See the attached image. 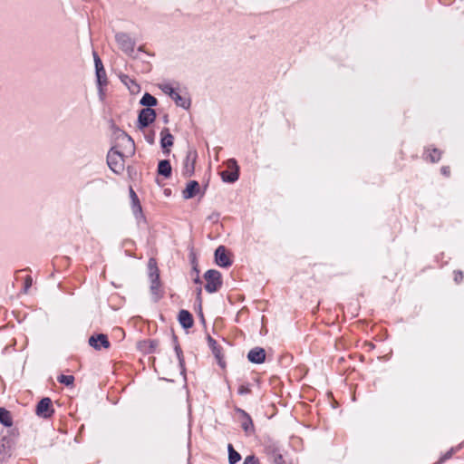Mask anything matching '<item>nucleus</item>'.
I'll use <instances>...</instances> for the list:
<instances>
[{"label": "nucleus", "instance_id": "nucleus-1", "mask_svg": "<svg viewBox=\"0 0 464 464\" xmlns=\"http://www.w3.org/2000/svg\"><path fill=\"white\" fill-rule=\"evenodd\" d=\"M107 164L114 173L121 174L124 170V154L112 147L107 154Z\"/></svg>", "mask_w": 464, "mask_h": 464}, {"label": "nucleus", "instance_id": "nucleus-2", "mask_svg": "<svg viewBox=\"0 0 464 464\" xmlns=\"http://www.w3.org/2000/svg\"><path fill=\"white\" fill-rule=\"evenodd\" d=\"M149 277L150 280V292L159 298V289L160 287V272L157 262L154 258H150L148 262Z\"/></svg>", "mask_w": 464, "mask_h": 464}, {"label": "nucleus", "instance_id": "nucleus-3", "mask_svg": "<svg viewBox=\"0 0 464 464\" xmlns=\"http://www.w3.org/2000/svg\"><path fill=\"white\" fill-rule=\"evenodd\" d=\"M204 277L207 281L205 289L208 293H215L221 287V285H222L221 274L218 270H214V269L208 270L205 273Z\"/></svg>", "mask_w": 464, "mask_h": 464}, {"label": "nucleus", "instance_id": "nucleus-4", "mask_svg": "<svg viewBox=\"0 0 464 464\" xmlns=\"http://www.w3.org/2000/svg\"><path fill=\"white\" fill-rule=\"evenodd\" d=\"M116 42L119 48L127 54H131L134 52L135 43L130 36L125 33H118L115 35Z\"/></svg>", "mask_w": 464, "mask_h": 464}, {"label": "nucleus", "instance_id": "nucleus-5", "mask_svg": "<svg viewBox=\"0 0 464 464\" xmlns=\"http://www.w3.org/2000/svg\"><path fill=\"white\" fill-rule=\"evenodd\" d=\"M198 158L196 150H189L183 161L182 175L188 178L193 175L195 171V164Z\"/></svg>", "mask_w": 464, "mask_h": 464}, {"label": "nucleus", "instance_id": "nucleus-6", "mask_svg": "<svg viewBox=\"0 0 464 464\" xmlns=\"http://www.w3.org/2000/svg\"><path fill=\"white\" fill-rule=\"evenodd\" d=\"M156 119V112L151 108H144L140 111L138 117V128L142 130L152 123Z\"/></svg>", "mask_w": 464, "mask_h": 464}, {"label": "nucleus", "instance_id": "nucleus-7", "mask_svg": "<svg viewBox=\"0 0 464 464\" xmlns=\"http://www.w3.org/2000/svg\"><path fill=\"white\" fill-rule=\"evenodd\" d=\"M53 412L52 401L48 397L43 398L36 405L35 413L39 417L46 419L51 417Z\"/></svg>", "mask_w": 464, "mask_h": 464}, {"label": "nucleus", "instance_id": "nucleus-8", "mask_svg": "<svg viewBox=\"0 0 464 464\" xmlns=\"http://www.w3.org/2000/svg\"><path fill=\"white\" fill-rule=\"evenodd\" d=\"M118 140L121 142V146L123 147L124 152H122L125 156H131L135 151V145L133 140L127 135L125 132H121L118 136Z\"/></svg>", "mask_w": 464, "mask_h": 464}, {"label": "nucleus", "instance_id": "nucleus-9", "mask_svg": "<svg viewBox=\"0 0 464 464\" xmlns=\"http://www.w3.org/2000/svg\"><path fill=\"white\" fill-rule=\"evenodd\" d=\"M118 140L121 142V146L123 147L124 152H122L125 156H131L135 151V145L133 140L127 135L125 132H121L118 136Z\"/></svg>", "mask_w": 464, "mask_h": 464}, {"label": "nucleus", "instance_id": "nucleus-10", "mask_svg": "<svg viewBox=\"0 0 464 464\" xmlns=\"http://www.w3.org/2000/svg\"><path fill=\"white\" fill-rule=\"evenodd\" d=\"M90 346L95 350H101L102 348L108 349L110 347V342L106 334H99L92 335L88 341Z\"/></svg>", "mask_w": 464, "mask_h": 464}, {"label": "nucleus", "instance_id": "nucleus-11", "mask_svg": "<svg viewBox=\"0 0 464 464\" xmlns=\"http://www.w3.org/2000/svg\"><path fill=\"white\" fill-rule=\"evenodd\" d=\"M215 260L218 266L227 267L231 266V260L227 254V249L224 246H219L215 251Z\"/></svg>", "mask_w": 464, "mask_h": 464}, {"label": "nucleus", "instance_id": "nucleus-12", "mask_svg": "<svg viewBox=\"0 0 464 464\" xmlns=\"http://www.w3.org/2000/svg\"><path fill=\"white\" fill-rule=\"evenodd\" d=\"M234 166L236 169L234 171H227L224 170L221 172V178L223 181L228 182V183H234L238 179V167L237 165V162L235 160H228V167Z\"/></svg>", "mask_w": 464, "mask_h": 464}, {"label": "nucleus", "instance_id": "nucleus-13", "mask_svg": "<svg viewBox=\"0 0 464 464\" xmlns=\"http://www.w3.org/2000/svg\"><path fill=\"white\" fill-rule=\"evenodd\" d=\"M237 412L241 416V427L246 434L254 431V425L251 417L242 409L237 408Z\"/></svg>", "mask_w": 464, "mask_h": 464}, {"label": "nucleus", "instance_id": "nucleus-14", "mask_svg": "<svg viewBox=\"0 0 464 464\" xmlns=\"http://www.w3.org/2000/svg\"><path fill=\"white\" fill-rule=\"evenodd\" d=\"M247 359L253 363H262L266 360V351L261 347H255L248 352Z\"/></svg>", "mask_w": 464, "mask_h": 464}, {"label": "nucleus", "instance_id": "nucleus-15", "mask_svg": "<svg viewBox=\"0 0 464 464\" xmlns=\"http://www.w3.org/2000/svg\"><path fill=\"white\" fill-rule=\"evenodd\" d=\"M130 197L132 204V211L136 218L142 216V208L139 198L133 188H130Z\"/></svg>", "mask_w": 464, "mask_h": 464}, {"label": "nucleus", "instance_id": "nucleus-16", "mask_svg": "<svg viewBox=\"0 0 464 464\" xmlns=\"http://www.w3.org/2000/svg\"><path fill=\"white\" fill-rule=\"evenodd\" d=\"M199 189V184L196 180H191L187 184L186 188L183 190V198L186 199L192 198L196 196Z\"/></svg>", "mask_w": 464, "mask_h": 464}, {"label": "nucleus", "instance_id": "nucleus-17", "mask_svg": "<svg viewBox=\"0 0 464 464\" xmlns=\"http://www.w3.org/2000/svg\"><path fill=\"white\" fill-rule=\"evenodd\" d=\"M179 322L186 329L192 327L193 318L191 314L187 310H181L179 314Z\"/></svg>", "mask_w": 464, "mask_h": 464}, {"label": "nucleus", "instance_id": "nucleus-18", "mask_svg": "<svg viewBox=\"0 0 464 464\" xmlns=\"http://www.w3.org/2000/svg\"><path fill=\"white\" fill-rule=\"evenodd\" d=\"M170 98L175 102L177 106L184 109H188L190 106V100L186 96L180 95L177 91L172 93Z\"/></svg>", "mask_w": 464, "mask_h": 464}, {"label": "nucleus", "instance_id": "nucleus-19", "mask_svg": "<svg viewBox=\"0 0 464 464\" xmlns=\"http://www.w3.org/2000/svg\"><path fill=\"white\" fill-rule=\"evenodd\" d=\"M171 165L168 160H162L158 165V173L165 178H169L171 175Z\"/></svg>", "mask_w": 464, "mask_h": 464}, {"label": "nucleus", "instance_id": "nucleus-20", "mask_svg": "<svg viewBox=\"0 0 464 464\" xmlns=\"http://www.w3.org/2000/svg\"><path fill=\"white\" fill-rule=\"evenodd\" d=\"M160 144L163 149H168L173 145L174 137L169 133V129H163L160 132Z\"/></svg>", "mask_w": 464, "mask_h": 464}, {"label": "nucleus", "instance_id": "nucleus-21", "mask_svg": "<svg viewBox=\"0 0 464 464\" xmlns=\"http://www.w3.org/2000/svg\"><path fill=\"white\" fill-rule=\"evenodd\" d=\"M0 422L5 427H11L13 425L10 411L5 408H0Z\"/></svg>", "mask_w": 464, "mask_h": 464}, {"label": "nucleus", "instance_id": "nucleus-22", "mask_svg": "<svg viewBox=\"0 0 464 464\" xmlns=\"http://www.w3.org/2000/svg\"><path fill=\"white\" fill-rule=\"evenodd\" d=\"M157 99L148 92H146L140 101V103L147 108L157 105Z\"/></svg>", "mask_w": 464, "mask_h": 464}, {"label": "nucleus", "instance_id": "nucleus-23", "mask_svg": "<svg viewBox=\"0 0 464 464\" xmlns=\"http://www.w3.org/2000/svg\"><path fill=\"white\" fill-rule=\"evenodd\" d=\"M208 345L211 348L215 357L220 362L221 358H222V354H221L220 348L218 347L217 342L211 336L208 335Z\"/></svg>", "mask_w": 464, "mask_h": 464}, {"label": "nucleus", "instance_id": "nucleus-24", "mask_svg": "<svg viewBox=\"0 0 464 464\" xmlns=\"http://www.w3.org/2000/svg\"><path fill=\"white\" fill-rule=\"evenodd\" d=\"M93 57H94L97 79H98L99 83H101L102 73L105 74V72L103 69L102 63L96 53H93Z\"/></svg>", "mask_w": 464, "mask_h": 464}, {"label": "nucleus", "instance_id": "nucleus-25", "mask_svg": "<svg viewBox=\"0 0 464 464\" xmlns=\"http://www.w3.org/2000/svg\"><path fill=\"white\" fill-rule=\"evenodd\" d=\"M227 450H228V462H229V464H236V463H237L240 460V459H241L240 454L237 451L235 450V449L233 448V446L231 444H228Z\"/></svg>", "mask_w": 464, "mask_h": 464}, {"label": "nucleus", "instance_id": "nucleus-26", "mask_svg": "<svg viewBox=\"0 0 464 464\" xmlns=\"http://www.w3.org/2000/svg\"><path fill=\"white\" fill-rule=\"evenodd\" d=\"M270 458L275 464H287L283 455L277 449H274L270 453Z\"/></svg>", "mask_w": 464, "mask_h": 464}, {"label": "nucleus", "instance_id": "nucleus-27", "mask_svg": "<svg viewBox=\"0 0 464 464\" xmlns=\"http://www.w3.org/2000/svg\"><path fill=\"white\" fill-rule=\"evenodd\" d=\"M57 380L60 383H63L66 386H70L73 383L74 377L72 375L61 374L60 376H58Z\"/></svg>", "mask_w": 464, "mask_h": 464}, {"label": "nucleus", "instance_id": "nucleus-28", "mask_svg": "<svg viewBox=\"0 0 464 464\" xmlns=\"http://www.w3.org/2000/svg\"><path fill=\"white\" fill-rule=\"evenodd\" d=\"M440 157H441V152L437 149H433L429 154V158L431 162L439 161L440 160Z\"/></svg>", "mask_w": 464, "mask_h": 464}, {"label": "nucleus", "instance_id": "nucleus-29", "mask_svg": "<svg viewBox=\"0 0 464 464\" xmlns=\"http://www.w3.org/2000/svg\"><path fill=\"white\" fill-rule=\"evenodd\" d=\"M160 89L162 90V92L168 95H169V97H171L172 93H174V92L176 91L170 84L169 83H165V84H162L160 85Z\"/></svg>", "mask_w": 464, "mask_h": 464}, {"label": "nucleus", "instance_id": "nucleus-30", "mask_svg": "<svg viewBox=\"0 0 464 464\" xmlns=\"http://www.w3.org/2000/svg\"><path fill=\"white\" fill-rule=\"evenodd\" d=\"M147 343H149V345H150V346H149V349H148V352H149V353H153V352H155V349H156V347L158 346V342H157V341H155V340H149V341H147V342H144V344H147Z\"/></svg>", "mask_w": 464, "mask_h": 464}, {"label": "nucleus", "instance_id": "nucleus-31", "mask_svg": "<svg viewBox=\"0 0 464 464\" xmlns=\"http://www.w3.org/2000/svg\"><path fill=\"white\" fill-rule=\"evenodd\" d=\"M243 464H259V461L254 455H249L245 459Z\"/></svg>", "mask_w": 464, "mask_h": 464}, {"label": "nucleus", "instance_id": "nucleus-32", "mask_svg": "<svg viewBox=\"0 0 464 464\" xmlns=\"http://www.w3.org/2000/svg\"><path fill=\"white\" fill-rule=\"evenodd\" d=\"M32 277L27 276L24 281V293L26 294L28 292L29 288L32 286Z\"/></svg>", "mask_w": 464, "mask_h": 464}, {"label": "nucleus", "instance_id": "nucleus-33", "mask_svg": "<svg viewBox=\"0 0 464 464\" xmlns=\"http://www.w3.org/2000/svg\"><path fill=\"white\" fill-rule=\"evenodd\" d=\"M463 273L461 271H455L454 272V281L457 284H459L463 280Z\"/></svg>", "mask_w": 464, "mask_h": 464}, {"label": "nucleus", "instance_id": "nucleus-34", "mask_svg": "<svg viewBox=\"0 0 464 464\" xmlns=\"http://www.w3.org/2000/svg\"><path fill=\"white\" fill-rule=\"evenodd\" d=\"M250 392V388L247 385H240L238 388V393L240 395L247 394Z\"/></svg>", "mask_w": 464, "mask_h": 464}, {"label": "nucleus", "instance_id": "nucleus-35", "mask_svg": "<svg viewBox=\"0 0 464 464\" xmlns=\"http://www.w3.org/2000/svg\"><path fill=\"white\" fill-rule=\"evenodd\" d=\"M175 351H176L177 356H178V358H179V362H180V363H182V361H183V360H182V358H181V353H182V352H181L180 347H179V345H176V346H175Z\"/></svg>", "mask_w": 464, "mask_h": 464}, {"label": "nucleus", "instance_id": "nucleus-36", "mask_svg": "<svg viewBox=\"0 0 464 464\" xmlns=\"http://www.w3.org/2000/svg\"><path fill=\"white\" fill-rule=\"evenodd\" d=\"M5 457V447L4 444H0V460H3Z\"/></svg>", "mask_w": 464, "mask_h": 464}, {"label": "nucleus", "instance_id": "nucleus-37", "mask_svg": "<svg viewBox=\"0 0 464 464\" xmlns=\"http://www.w3.org/2000/svg\"><path fill=\"white\" fill-rule=\"evenodd\" d=\"M201 293H202V288H201V286H199L197 288V301L199 303V304H201Z\"/></svg>", "mask_w": 464, "mask_h": 464}, {"label": "nucleus", "instance_id": "nucleus-38", "mask_svg": "<svg viewBox=\"0 0 464 464\" xmlns=\"http://www.w3.org/2000/svg\"><path fill=\"white\" fill-rule=\"evenodd\" d=\"M441 171L443 174L447 175L449 173V168L448 167H443L441 169Z\"/></svg>", "mask_w": 464, "mask_h": 464}, {"label": "nucleus", "instance_id": "nucleus-39", "mask_svg": "<svg viewBox=\"0 0 464 464\" xmlns=\"http://www.w3.org/2000/svg\"><path fill=\"white\" fill-rule=\"evenodd\" d=\"M194 282H195L196 284H201V281H200V279H199L198 275V276H196V278L194 279Z\"/></svg>", "mask_w": 464, "mask_h": 464}]
</instances>
